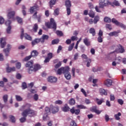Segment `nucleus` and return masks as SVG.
Masks as SVG:
<instances>
[{"label":"nucleus","mask_w":126,"mask_h":126,"mask_svg":"<svg viewBox=\"0 0 126 126\" xmlns=\"http://www.w3.org/2000/svg\"><path fill=\"white\" fill-rule=\"evenodd\" d=\"M39 9V6H38L37 4H35L32 7V13L37 12Z\"/></svg>","instance_id":"23"},{"label":"nucleus","mask_w":126,"mask_h":126,"mask_svg":"<svg viewBox=\"0 0 126 126\" xmlns=\"http://www.w3.org/2000/svg\"><path fill=\"white\" fill-rule=\"evenodd\" d=\"M81 57L83 60H86L87 61L89 59H88L87 55H86L85 54L82 55Z\"/></svg>","instance_id":"60"},{"label":"nucleus","mask_w":126,"mask_h":126,"mask_svg":"<svg viewBox=\"0 0 126 126\" xmlns=\"http://www.w3.org/2000/svg\"><path fill=\"white\" fill-rule=\"evenodd\" d=\"M7 48L3 50L4 53H5V55L6 57H8L9 55V51H10V49H11V45L8 44L7 45Z\"/></svg>","instance_id":"14"},{"label":"nucleus","mask_w":126,"mask_h":126,"mask_svg":"<svg viewBox=\"0 0 126 126\" xmlns=\"http://www.w3.org/2000/svg\"><path fill=\"white\" fill-rule=\"evenodd\" d=\"M117 102L119 103V104H120V105H124V100H123L122 99H118Z\"/></svg>","instance_id":"57"},{"label":"nucleus","mask_w":126,"mask_h":126,"mask_svg":"<svg viewBox=\"0 0 126 126\" xmlns=\"http://www.w3.org/2000/svg\"><path fill=\"white\" fill-rule=\"evenodd\" d=\"M108 5H112V2L108 0H99V6H96L95 9L96 12H101V10L99 8H103Z\"/></svg>","instance_id":"3"},{"label":"nucleus","mask_w":126,"mask_h":126,"mask_svg":"<svg viewBox=\"0 0 126 126\" xmlns=\"http://www.w3.org/2000/svg\"><path fill=\"white\" fill-rule=\"evenodd\" d=\"M32 58V56L30 55L29 56L26 57L25 59L23 60V62H28L30 59Z\"/></svg>","instance_id":"48"},{"label":"nucleus","mask_w":126,"mask_h":126,"mask_svg":"<svg viewBox=\"0 0 126 126\" xmlns=\"http://www.w3.org/2000/svg\"><path fill=\"white\" fill-rule=\"evenodd\" d=\"M60 13V9L58 8L56 9L54 11V15H59Z\"/></svg>","instance_id":"51"},{"label":"nucleus","mask_w":126,"mask_h":126,"mask_svg":"<svg viewBox=\"0 0 126 126\" xmlns=\"http://www.w3.org/2000/svg\"><path fill=\"white\" fill-rule=\"evenodd\" d=\"M23 37H25V39L27 40H31L32 38L30 35H28L27 33L24 34V30L23 29H21V39H23Z\"/></svg>","instance_id":"8"},{"label":"nucleus","mask_w":126,"mask_h":126,"mask_svg":"<svg viewBox=\"0 0 126 126\" xmlns=\"http://www.w3.org/2000/svg\"><path fill=\"white\" fill-rule=\"evenodd\" d=\"M105 28L109 29V30H112V29H113L112 25L110 24H106L105 25Z\"/></svg>","instance_id":"47"},{"label":"nucleus","mask_w":126,"mask_h":126,"mask_svg":"<svg viewBox=\"0 0 126 126\" xmlns=\"http://www.w3.org/2000/svg\"><path fill=\"white\" fill-rule=\"evenodd\" d=\"M119 33H120V32L115 31L110 32L108 33V35L110 37H113V36H114V37H118L119 36Z\"/></svg>","instance_id":"22"},{"label":"nucleus","mask_w":126,"mask_h":126,"mask_svg":"<svg viewBox=\"0 0 126 126\" xmlns=\"http://www.w3.org/2000/svg\"><path fill=\"white\" fill-rule=\"evenodd\" d=\"M99 19H100V18H99V17L98 16H96L94 17V24H97V23L98 22V21H99Z\"/></svg>","instance_id":"42"},{"label":"nucleus","mask_w":126,"mask_h":126,"mask_svg":"<svg viewBox=\"0 0 126 126\" xmlns=\"http://www.w3.org/2000/svg\"><path fill=\"white\" fill-rule=\"evenodd\" d=\"M0 47L3 48L5 47V45H6V42H5V38H0Z\"/></svg>","instance_id":"19"},{"label":"nucleus","mask_w":126,"mask_h":126,"mask_svg":"<svg viewBox=\"0 0 126 126\" xmlns=\"http://www.w3.org/2000/svg\"><path fill=\"white\" fill-rule=\"evenodd\" d=\"M50 108L53 114H57L60 111V107L58 106H54L52 104L50 105Z\"/></svg>","instance_id":"9"},{"label":"nucleus","mask_w":126,"mask_h":126,"mask_svg":"<svg viewBox=\"0 0 126 126\" xmlns=\"http://www.w3.org/2000/svg\"><path fill=\"white\" fill-rule=\"evenodd\" d=\"M57 2V0H51L49 1V6L50 8H52L53 6L56 4V3Z\"/></svg>","instance_id":"26"},{"label":"nucleus","mask_w":126,"mask_h":126,"mask_svg":"<svg viewBox=\"0 0 126 126\" xmlns=\"http://www.w3.org/2000/svg\"><path fill=\"white\" fill-rule=\"evenodd\" d=\"M77 40H78V38H77V36H72L71 37V40H72V42H74V41H76Z\"/></svg>","instance_id":"52"},{"label":"nucleus","mask_w":126,"mask_h":126,"mask_svg":"<svg viewBox=\"0 0 126 126\" xmlns=\"http://www.w3.org/2000/svg\"><path fill=\"white\" fill-rule=\"evenodd\" d=\"M65 6L67 15H70V13H71V10L70 9V7H71V2L69 0H66L65 1Z\"/></svg>","instance_id":"7"},{"label":"nucleus","mask_w":126,"mask_h":126,"mask_svg":"<svg viewBox=\"0 0 126 126\" xmlns=\"http://www.w3.org/2000/svg\"><path fill=\"white\" fill-rule=\"evenodd\" d=\"M73 47H74V43H72L70 45L68 46V52H70V51H72V49H73Z\"/></svg>","instance_id":"40"},{"label":"nucleus","mask_w":126,"mask_h":126,"mask_svg":"<svg viewBox=\"0 0 126 126\" xmlns=\"http://www.w3.org/2000/svg\"><path fill=\"white\" fill-rule=\"evenodd\" d=\"M39 55V52L37 51L36 50H33L32 51V58H35V57H37Z\"/></svg>","instance_id":"32"},{"label":"nucleus","mask_w":126,"mask_h":126,"mask_svg":"<svg viewBox=\"0 0 126 126\" xmlns=\"http://www.w3.org/2000/svg\"><path fill=\"white\" fill-rule=\"evenodd\" d=\"M98 37L97 38V41L98 43H102L103 42V31L100 30L98 34Z\"/></svg>","instance_id":"10"},{"label":"nucleus","mask_w":126,"mask_h":126,"mask_svg":"<svg viewBox=\"0 0 126 126\" xmlns=\"http://www.w3.org/2000/svg\"><path fill=\"white\" fill-rule=\"evenodd\" d=\"M58 43H60V39H54L51 42L52 45H58Z\"/></svg>","instance_id":"33"},{"label":"nucleus","mask_w":126,"mask_h":126,"mask_svg":"<svg viewBox=\"0 0 126 126\" xmlns=\"http://www.w3.org/2000/svg\"><path fill=\"white\" fill-rule=\"evenodd\" d=\"M96 100L97 101V105H102V103L105 102L103 98H101L100 100H99V98H96Z\"/></svg>","instance_id":"34"},{"label":"nucleus","mask_w":126,"mask_h":126,"mask_svg":"<svg viewBox=\"0 0 126 126\" xmlns=\"http://www.w3.org/2000/svg\"><path fill=\"white\" fill-rule=\"evenodd\" d=\"M2 98H3V101L5 103H6V102H7V100L8 99V95H7V94L4 95L2 97Z\"/></svg>","instance_id":"39"},{"label":"nucleus","mask_w":126,"mask_h":126,"mask_svg":"<svg viewBox=\"0 0 126 126\" xmlns=\"http://www.w3.org/2000/svg\"><path fill=\"white\" fill-rule=\"evenodd\" d=\"M55 104H56V105H62L63 101L61 100H56L55 102Z\"/></svg>","instance_id":"50"},{"label":"nucleus","mask_w":126,"mask_h":126,"mask_svg":"<svg viewBox=\"0 0 126 126\" xmlns=\"http://www.w3.org/2000/svg\"><path fill=\"white\" fill-rule=\"evenodd\" d=\"M37 30H38V25L37 24H35L33 28V31L36 33Z\"/></svg>","instance_id":"46"},{"label":"nucleus","mask_w":126,"mask_h":126,"mask_svg":"<svg viewBox=\"0 0 126 126\" xmlns=\"http://www.w3.org/2000/svg\"><path fill=\"white\" fill-rule=\"evenodd\" d=\"M38 13L37 12H35L32 13V18L33 19H37L38 22H40L41 21V16L39 15L38 16H37V14Z\"/></svg>","instance_id":"18"},{"label":"nucleus","mask_w":126,"mask_h":126,"mask_svg":"<svg viewBox=\"0 0 126 126\" xmlns=\"http://www.w3.org/2000/svg\"><path fill=\"white\" fill-rule=\"evenodd\" d=\"M57 36H59L60 37H62V36H63V32L61 31H56V32Z\"/></svg>","instance_id":"36"},{"label":"nucleus","mask_w":126,"mask_h":126,"mask_svg":"<svg viewBox=\"0 0 126 126\" xmlns=\"http://www.w3.org/2000/svg\"><path fill=\"white\" fill-rule=\"evenodd\" d=\"M61 109L63 112H64V113H66L70 111V108H69V106H68L67 103L65 104L64 106L62 107Z\"/></svg>","instance_id":"15"},{"label":"nucleus","mask_w":126,"mask_h":126,"mask_svg":"<svg viewBox=\"0 0 126 126\" xmlns=\"http://www.w3.org/2000/svg\"><path fill=\"white\" fill-rule=\"evenodd\" d=\"M99 93H100V95H107V92L104 89H100L99 90Z\"/></svg>","instance_id":"31"},{"label":"nucleus","mask_w":126,"mask_h":126,"mask_svg":"<svg viewBox=\"0 0 126 126\" xmlns=\"http://www.w3.org/2000/svg\"><path fill=\"white\" fill-rule=\"evenodd\" d=\"M16 19L19 24H22V18L19 17H16Z\"/></svg>","instance_id":"49"},{"label":"nucleus","mask_w":126,"mask_h":126,"mask_svg":"<svg viewBox=\"0 0 126 126\" xmlns=\"http://www.w3.org/2000/svg\"><path fill=\"white\" fill-rule=\"evenodd\" d=\"M22 89L23 90L26 89V88H28L29 90H30V89H32V83H31L30 84H29L27 87V85L26 84V83L24 82L22 83Z\"/></svg>","instance_id":"12"},{"label":"nucleus","mask_w":126,"mask_h":126,"mask_svg":"<svg viewBox=\"0 0 126 126\" xmlns=\"http://www.w3.org/2000/svg\"><path fill=\"white\" fill-rule=\"evenodd\" d=\"M62 65V63H61V62H59L57 64H56L55 65V68H59V67H60V66H61Z\"/></svg>","instance_id":"59"},{"label":"nucleus","mask_w":126,"mask_h":126,"mask_svg":"<svg viewBox=\"0 0 126 126\" xmlns=\"http://www.w3.org/2000/svg\"><path fill=\"white\" fill-rule=\"evenodd\" d=\"M76 108H77V109H75L74 107H73L71 109H70V112L71 114H75L76 115H78L80 113V109H87V107H86V106L82 104L77 105L76 106Z\"/></svg>","instance_id":"4"},{"label":"nucleus","mask_w":126,"mask_h":126,"mask_svg":"<svg viewBox=\"0 0 126 126\" xmlns=\"http://www.w3.org/2000/svg\"><path fill=\"white\" fill-rule=\"evenodd\" d=\"M9 118H10L12 123H15V117H14V116L11 115L9 116Z\"/></svg>","instance_id":"55"},{"label":"nucleus","mask_w":126,"mask_h":126,"mask_svg":"<svg viewBox=\"0 0 126 126\" xmlns=\"http://www.w3.org/2000/svg\"><path fill=\"white\" fill-rule=\"evenodd\" d=\"M89 32L90 34H92L93 36L96 35V32L95 31L94 28H91V29H90Z\"/></svg>","instance_id":"27"},{"label":"nucleus","mask_w":126,"mask_h":126,"mask_svg":"<svg viewBox=\"0 0 126 126\" xmlns=\"http://www.w3.org/2000/svg\"><path fill=\"white\" fill-rule=\"evenodd\" d=\"M86 62H87V67H89V66H90V63H91V59H89L86 61Z\"/></svg>","instance_id":"56"},{"label":"nucleus","mask_w":126,"mask_h":126,"mask_svg":"<svg viewBox=\"0 0 126 126\" xmlns=\"http://www.w3.org/2000/svg\"><path fill=\"white\" fill-rule=\"evenodd\" d=\"M14 15H15V11H11L8 13L7 17L8 19H13Z\"/></svg>","instance_id":"16"},{"label":"nucleus","mask_w":126,"mask_h":126,"mask_svg":"<svg viewBox=\"0 0 126 126\" xmlns=\"http://www.w3.org/2000/svg\"><path fill=\"white\" fill-rule=\"evenodd\" d=\"M26 67H28V72L32 73V62H29L26 64Z\"/></svg>","instance_id":"11"},{"label":"nucleus","mask_w":126,"mask_h":126,"mask_svg":"<svg viewBox=\"0 0 126 126\" xmlns=\"http://www.w3.org/2000/svg\"><path fill=\"white\" fill-rule=\"evenodd\" d=\"M113 83V81H112V80L111 79H106L105 81H104V85H106V86H111V85H112V84Z\"/></svg>","instance_id":"20"},{"label":"nucleus","mask_w":126,"mask_h":126,"mask_svg":"<svg viewBox=\"0 0 126 126\" xmlns=\"http://www.w3.org/2000/svg\"><path fill=\"white\" fill-rule=\"evenodd\" d=\"M69 104L70 106H73L75 104V100L73 98H71L69 101Z\"/></svg>","instance_id":"35"},{"label":"nucleus","mask_w":126,"mask_h":126,"mask_svg":"<svg viewBox=\"0 0 126 126\" xmlns=\"http://www.w3.org/2000/svg\"><path fill=\"white\" fill-rule=\"evenodd\" d=\"M7 72H11V71H15V67H7L6 68Z\"/></svg>","instance_id":"30"},{"label":"nucleus","mask_w":126,"mask_h":126,"mask_svg":"<svg viewBox=\"0 0 126 126\" xmlns=\"http://www.w3.org/2000/svg\"><path fill=\"white\" fill-rule=\"evenodd\" d=\"M112 3V6H113V4L114 5H116V6H119L120 5V3L118 1H117V0H114L113 1V3Z\"/></svg>","instance_id":"45"},{"label":"nucleus","mask_w":126,"mask_h":126,"mask_svg":"<svg viewBox=\"0 0 126 126\" xmlns=\"http://www.w3.org/2000/svg\"><path fill=\"white\" fill-rule=\"evenodd\" d=\"M45 26L48 29H53L54 31L57 30V23H56L55 20L53 18L50 19V22L45 23Z\"/></svg>","instance_id":"5"},{"label":"nucleus","mask_w":126,"mask_h":126,"mask_svg":"<svg viewBox=\"0 0 126 126\" xmlns=\"http://www.w3.org/2000/svg\"><path fill=\"white\" fill-rule=\"evenodd\" d=\"M104 22H106V23H110L111 21H112V20H111V18L108 17H105L104 18Z\"/></svg>","instance_id":"37"},{"label":"nucleus","mask_w":126,"mask_h":126,"mask_svg":"<svg viewBox=\"0 0 126 126\" xmlns=\"http://www.w3.org/2000/svg\"><path fill=\"white\" fill-rule=\"evenodd\" d=\"M10 31H11V26H9L6 29V32L7 34H10Z\"/></svg>","instance_id":"53"},{"label":"nucleus","mask_w":126,"mask_h":126,"mask_svg":"<svg viewBox=\"0 0 126 126\" xmlns=\"http://www.w3.org/2000/svg\"><path fill=\"white\" fill-rule=\"evenodd\" d=\"M117 47L118 48V51H118V50H116L117 53H120L121 54H123V53H125V48L122 45L118 44L117 45Z\"/></svg>","instance_id":"17"},{"label":"nucleus","mask_w":126,"mask_h":126,"mask_svg":"<svg viewBox=\"0 0 126 126\" xmlns=\"http://www.w3.org/2000/svg\"><path fill=\"white\" fill-rule=\"evenodd\" d=\"M112 22L113 23H115V24H116V25H117V26L120 25V22H119L118 21H117V20H116V19H115V18H113L112 19Z\"/></svg>","instance_id":"43"},{"label":"nucleus","mask_w":126,"mask_h":126,"mask_svg":"<svg viewBox=\"0 0 126 126\" xmlns=\"http://www.w3.org/2000/svg\"><path fill=\"white\" fill-rule=\"evenodd\" d=\"M70 125L71 126H77V125H76V123H75V122H74V121H72L71 122Z\"/></svg>","instance_id":"64"},{"label":"nucleus","mask_w":126,"mask_h":126,"mask_svg":"<svg viewBox=\"0 0 126 126\" xmlns=\"http://www.w3.org/2000/svg\"><path fill=\"white\" fill-rule=\"evenodd\" d=\"M41 42L42 43V39L40 38H35L33 41H32V45H36V44H39Z\"/></svg>","instance_id":"24"},{"label":"nucleus","mask_w":126,"mask_h":126,"mask_svg":"<svg viewBox=\"0 0 126 126\" xmlns=\"http://www.w3.org/2000/svg\"><path fill=\"white\" fill-rule=\"evenodd\" d=\"M84 43L86 46H90V41H89V39L87 37L84 39Z\"/></svg>","instance_id":"28"},{"label":"nucleus","mask_w":126,"mask_h":126,"mask_svg":"<svg viewBox=\"0 0 126 126\" xmlns=\"http://www.w3.org/2000/svg\"><path fill=\"white\" fill-rule=\"evenodd\" d=\"M62 50H63V46L62 45H60L58 47V50H57V54H60V53H61V51H62Z\"/></svg>","instance_id":"54"},{"label":"nucleus","mask_w":126,"mask_h":126,"mask_svg":"<svg viewBox=\"0 0 126 126\" xmlns=\"http://www.w3.org/2000/svg\"><path fill=\"white\" fill-rule=\"evenodd\" d=\"M33 67L32 71H37L39 70V69H40V68L42 67L41 66V65H40V64H36L34 65L33 67Z\"/></svg>","instance_id":"21"},{"label":"nucleus","mask_w":126,"mask_h":126,"mask_svg":"<svg viewBox=\"0 0 126 126\" xmlns=\"http://www.w3.org/2000/svg\"><path fill=\"white\" fill-rule=\"evenodd\" d=\"M51 114V108L49 107H46L45 108L44 114L43 116V121H49L50 117L49 115Z\"/></svg>","instance_id":"6"},{"label":"nucleus","mask_w":126,"mask_h":126,"mask_svg":"<svg viewBox=\"0 0 126 126\" xmlns=\"http://www.w3.org/2000/svg\"><path fill=\"white\" fill-rule=\"evenodd\" d=\"M81 92H82L83 94H84L85 97H87V94H86V92L85 91V90H84V89H81Z\"/></svg>","instance_id":"58"},{"label":"nucleus","mask_w":126,"mask_h":126,"mask_svg":"<svg viewBox=\"0 0 126 126\" xmlns=\"http://www.w3.org/2000/svg\"><path fill=\"white\" fill-rule=\"evenodd\" d=\"M105 122H108V121H110V118L109 117V115L108 114H106L105 115Z\"/></svg>","instance_id":"61"},{"label":"nucleus","mask_w":126,"mask_h":126,"mask_svg":"<svg viewBox=\"0 0 126 126\" xmlns=\"http://www.w3.org/2000/svg\"><path fill=\"white\" fill-rule=\"evenodd\" d=\"M33 99L34 100V101H37L39 99V95L37 94H35L33 95Z\"/></svg>","instance_id":"41"},{"label":"nucleus","mask_w":126,"mask_h":126,"mask_svg":"<svg viewBox=\"0 0 126 126\" xmlns=\"http://www.w3.org/2000/svg\"><path fill=\"white\" fill-rule=\"evenodd\" d=\"M89 15L90 17H92V18H94V17H95V13H94L93 11L91 10L89 13Z\"/></svg>","instance_id":"38"},{"label":"nucleus","mask_w":126,"mask_h":126,"mask_svg":"<svg viewBox=\"0 0 126 126\" xmlns=\"http://www.w3.org/2000/svg\"><path fill=\"white\" fill-rule=\"evenodd\" d=\"M47 58H48V59H50L51 60V59L53 58V53H48L47 54Z\"/></svg>","instance_id":"63"},{"label":"nucleus","mask_w":126,"mask_h":126,"mask_svg":"<svg viewBox=\"0 0 126 126\" xmlns=\"http://www.w3.org/2000/svg\"><path fill=\"white\" fill-rule=\"evenodd\" d=\"M15 97L17 101H18L19 102H20L21 101H22V100H23V99L22 98V97H21V96H20V95H16Z\"/></svg>","instance_id":"44"},{"label":"nucleus","mask_w":126,"mask_h":126,"mask_svg":"<svg viewBox=\"0 0 126 126\" xmlns=\"http://www.w3.org/2000/svg\"><path fill=\"white\" fill-rule=\"evenodd\" d=\"M30 108H31V105L30 104H27L22 107L21 109V111L25 109L26 110L22 113V116H23V117L20 119V122H21V123H24V122L26 121L27 115L32 114V110H31Z\"/></svg>","instance_id":"1"},{"label":"nucleus","mask_w":126,"mask_h":126,"mask_svg":"<svg viewBox=\"0 0 126 126\" xmlns=\"http://www.w3.org/2000/svg\"><path fill=\"white\" fill-rule=\"evenodd\" d=\"M40 38L41 39V43L43 44V43L45 42V40H48L49 39V35L43 34L42 38Z\"/></svg>","instance_id":"25"},{"label":"nucleus","mask_w":126,"mask_h":126,"mask_svg":"<svg viewBox=\"0 0 126 126\" xmlns=\"http://www.w3.org/2000/svg\"><path fill=\"white\" fill-rule=\"evenodd\" d=\"M47 80L51 83H56L58 81V79L56 77L50 76L48 78Z\"/></svg>","instance_id":"13"},{"label":"nucleus","mask_w":126,"mask_h":126,"mask_svg":"<svg viewBox=\"0 0 126 126\" xmlns=\"http://www.w3.org/2000/svg\"><path fill=\"white\" fill-rule=\"evenodd\" d=\"M62 73L64 74V77L67 80H69V79L71 78V75H70V73H69V67H62L58 69L57 70V74L61 75Z\"/></svg>","instance_id":"2"},{"label":"nucleus","mask_w":126,"mask_h":126,"mask_svg":"<svg viewBox=\"0 0 126 126\" xmlns=\"http://www.w3.org/2000/svg\"><path fill=\"white\" fill-rule=\"evenodd\" d=\"M121 116H122V113H121L120 112H119L117 114H115L114 115L115 120H116L117 121H120V120H121V118H120Z\"/></svg>","instance_id":"29"},{"label":"nucleus","mask_w":126,"mask_h":126,"mask_svg":"<svg viewBox=\"0 0 126 126\" xmlns=\"http://www.w3.org/2000/svg\"><path fill=\"white\" fill-rule=\"evenodd\" d=\"M65 43L67 45H70L71 44V39H67L65 41Z\"/></svg>","instance_id":"62"}]
</instances>
